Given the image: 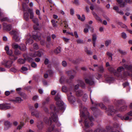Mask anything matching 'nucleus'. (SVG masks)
I'll return each mask as SVG.
<instances>
[{"label": "nucleus", "mask_w": 132, "mask_h": 132, "mask_svg": "<svg viewBox=\"0 0 132 132\" xmlns=\"http://www.w3.org/2000/svg\"><path fill=\"white\" fill-rule=\"evenodd\" d=\"M22 71H27L28 70L27 68L24 67H23L21 68Z\"/></svg>", "instance_id": "54"}, {"label": "nucleus", "mask_w": 132, "mask_h": 132, "mask_svg": "<svg viewBox=\"0 0 132 132\" xmlns=\"http://www.w3.org/2000/svg\"><path fill=\"white\" fill-rule=\"evenodd\" d=\"M80 116L81 120L79 121L80 122L82 121L85 119L84 125L85 127L87 128L90 126L93 125L92 121L94 120V119L92 117H89V113L87 111V109L82 105H80Z\"/></svg>", "instance_id": "2"}, {"label": "nucleus", "mask_w": 132, "mask_h": 132, "mask_svg": "<svg viewBox=\"0 0 132 132\" xmlns=\"http://www.w3.org/2000/svg\"><path fill=\"white\" fill-rule=\"evenodd\" d=\"M23 100L19 97H16L15 99H12L10 100V101L14 103H20L23 101Z\"/></svg>", "instance_id": "10"}, {"label": "nucleus", "mask_w": 132, "mask_h": 132, "mask_svg": "<svg viewBox=\"0 0 132 132\" xmlns=\"http://www.w3.org/2000/svg\"><path fill=\"white\" fill-rule=\"evenodd\" d=\"M22 6L24 11H28L29 13L30 14V19H32L35 17L34 16V14L32 10L29 9V7L27 6L26 4L24 3L23 4Z\"/></svg>", "instance_id": "3"}, {"label": "nucleus", "mask_w": 132, "mask_h": 132, "mask_svg": "<svg viewBox=\"0 0 132 132\" xmlns=\"http://www.w3.org/2000/svg\"><path fill=\"white\" fill-rule=\"evenodd\" d=\"M76 73V72L74 70L67 71L66 72V73L69 76H70V80L73 79L74 77V76L72 74H75Z\"/></svg>", "instance_id": "7"}, {"label": "nucleus", "mask_w": 132, "mask_h": 132, "mask_svg": "<svg viewBox=\"0 0 132 132\" xmlns=\"http://www.w3.org/2000/svg\"><path fill=\"white\" fill-rule=\"evenodd\" d=\"M113 9L115 11H119V9L118 7L117 6H114L113 7Z\"/></svg>", "instance_id": "55"}, {"label": "nucleus", "mask_w": 132, "mask_h": 132, "mask_svg": "<svg viewBox=\"0 0 132 132\" xmlns=\"http://www.w3.org/2000/svg\"><path fill=\"white\" fill-rule=\"evenodd\" d=\"M93 14L94 16V17L97 20L101 22H102V20L101 19L100 17L98 16L97 14H96L94 12H93Z\"/></svg>", "instance_id": "19"}, {"label": "nucleus", "mask_w": 132, "mask_h": 132, "mask_svg": "<svg viewBox=\"0 0 132 132\" xmlns=\"http://www.w3.org/2000/svg\"><path fill=\"white\" fill-rule=\"evenodd\" d=\"M62 91L64 92H66L68 90L67 88L65 86H63L62 87Z\"/></svg>", "instance_id": "42"}, {"label": "nucleus", "mask_w": 132, "mask_h": 132, "mask_svg": "<svg viewBox=\"0 0 132 132\" xmlns=\"http://www.w3.org/2000/svg\"><path fill=\"white\" fill-rule=\"evenodd\" d=\"M37 127L39 129H41L43 127V124L42 123L40 122L38 123L37 125Z\"/></svg>", "instance_id": "35"}, {"label": "nucleus", "mask_w": 132, "mask_h": 132, "mask_svg": "<svg viewBox=\"0 0 132 132\" xmlns=\"http://www.w3.org/2000/svg\"><path fill=\"white\" fill-rule=\"evenodd\" d=\"M51 22L53 27H56L57 26V24L54 20H52L51 21Z\"/></svg>", "instance_id": "40"}, {"label": "nucleus", "mask_w": 132, "mask_h": 132, "mask_svg": "<svg viewBox=\"0 0 132 132\" xmlns=\"http://www.w3.org/2000/svg\"><path fill=\"white\" fill-rule=\"evenodd\" d=\"M12 47L14 49L18 48V47L19 48V46L18 44H13L12 45Z\"/></svg>", "instance_id": "44"}, {"label": "nucleus", "mask_w": 132, "mask_h": 132, "mask_svg": "<svg viewBox=\"0 0 132 132\" xmlns=\"http://www.w3.org/2000/svg\"><path fill=\"white\" fill-rule=\"evenodd\" d=\"M117 116L119 117H121V118L122 120H123L124 119L125 120H130L128 116H126L125 118V117L123 116L121 117L120 115L118 114Z\"/></svg>", "instance_id": "31"}, {"label": "nucleus", "mask_w": 132, "mask_h": 132, "mask_svg": "<svg viewBox=\"0 0 132 132\" xmlns=\"http://www.w3.org/2000/svg\"><path fill=\"white\" fill-rule=\"evenodd\" d=\"M4 63L2 62V64L4 65L6 67L9 68L11 67L12 65L13 62L11 60L8 61H4Z\"/></svg>", "instance_id": "8"}, {"label": "nucleus", "mask_w": 132, "mask_h": 132, "mask_svg": "<svg viewBox=\"0 0 132 132\" xmlns=\"http://www.w3.org/2000/svg\"><path fill=\"white\" fill-rule=\"evenodd\" d=\"M67 96L69 101L70 102L73 103L75 101V98L74 96L72 95V93L71 92Z\"/></svg>", "instance_id": "9"}, {"label": "nucleus", "mask_w": 132, "mask_h": 132, "mask_svg": "<svg viewBox=\"0 0 132 132\" xmlns=\"http://www.w3.org/2000/svg\"><path fill=\"white\" fill-rule=\"evenodd\" d=\"M32 20L34 23H36L37 26H38V24L37 23L38 21V19L37 18H36V17H35L33 19H32Z\"/></svg>", "instance_id": "33"}, {"label": "nucleus", "mask_w": 132, "mask_h": 132, "mask_svg": "<svg viewBox=\"0 0 132 132\" xmlns=\"http://www.w3.org/2000/svg\"><path fill=\"white\" fill-rule=\"evenodd\" d=\"M5 129L6 130H7L11 126L12 124L10 122L8 121H5L4 122Z\"/></svg>", "instance_id": "13"}, {"label": "nucleus", "mask_w": 132, "mask_h": 132, "mask_svg": "<svg viewBox=\"0 0 132 132\" xmlns=\"http://www.w3.org/2000/svg\"><path fill=\"white\" fill-rule=\"evenodd\" d=\"M19 49L22 51H24L26 50V47L24 45L22 44L21 46H19Z\"/></svg>", "instance_id": "30"}, {"label": "nucleus", "mask_w": 132, "mask_h": 132, "mask_svg": "<svg viewBox=\"0 0 132 132\" xmlns=\"http://www.w3.org/2000/svg\"><path fill=\"white\" fill-rule=\"evenodd\" d=\"M33 47L36 50L38 49L39 48L38 46L36 43L34 44Z\"/></svg>", "instance_id": "47"}, {"label": "nucleus", "mask_w": 132, "mask_h": 132, "mask_svg": "<svg viewBox=\"0 0 132 132\" xmlns=\"http://www.w3.org/2000/svg\"><path fill=\"white\" fill-rule=\"evenodd\" d=\"M4 27L5 29L8 31H10L12 28V26L11 25L9 24L8 25H5L4 24H3Z\"/></svg>", "instance_id": "21"}, {"label": "nucleus", "mask_w": 132, "mask_h": 132, "mask_svg": "<svg viewBox=\"0 0 132 132\" xmlns=\"http://www.w3.org/2000/svg\"><path fill=\"white\" fill-rule=\"evenodd\" d=\"M62 65L64 67H66L67 66V63L65 61H63L62 62Z\"/></svg>", "instance_id": "43"}, {"label": "nucleus", "mask_w": 132, "mask_h": 132, "mask_svg": "<svg viewBox=\"0 0 132 132\" xmlns=\"http://www.w3.org/2000/svg\"><path fill=\"white\" fill-rule=\"evenodd\" d=\"M11 106L10 104L7 103L0 104V109L3 110H5L10 109Z\"/></svg>", "instance_id": "6"}, {"label": "nucleus", "mask_w": 132, "mask_h": 132, "mask_svg": "<svg viewBox=\"0 0 132 132\" xmlns=\"http://www.w3.org/2000/svg\"><path fill=\"white\" fill-rule=\"evenodd\" d=\"M121 36L124 39L126 38L127 37L126 34L124 32H123L121 33Z\"/></svg>", "instance_id": "46"}, {"label": "nucleus", "mask_w": 132, "mask_h": 132, "mask_svg": "<svg viewBox=\"0 0 132 132\" xmlns=\"http://www.w3.org/2000/svg\"><path fill=\"white\" fill-rule=\"evenodd\" d=\"M78 19L82 21H84L85 19V17L84 15H82L81 17L80 15L79 14L77 15Z\"/></svg>", "instance_id": "23"}, {"label": "nucleus", "mask_w": 132, "mask_h": 132, "mask_svg": "<svg viewBox=\"0 0 132 132\" xmlns=\"http://www.w3.org/2000/svg\"><path fill=\"white\" fill-rule=\"evenodd\" d=\"M127 115L130 116H132V111H130L127 113Z\"/></svg>", "instance_id": "64"}, {"label": "nucleus", "mask_w": 132, "mask_h": 132, "mask_svg": "<svg viewBox=\"0 0 132 132\" xmlns=\"http://www.w3.org/2000/svg\"><path fill=\"white\" fill-rule=\"evenodd\" d=\"M8 20V18L7 17H4L2 18L1 19V21H5L7 20Z\"/></svg>", "instance_id": "51"}, {"label": "nucleus", "mask_w": 132, "mask_h": 132, "mask_svg": "<svg viewBox=\"0 0 132 132\" xmlns=\"http://www.w3.org/2000/svg\"><path fill=\"white\" fill-rule=\"evenodd\" d=\"M11 34L14 35L13 37V39L16 41H19L20 40V37L18 36V32L17 31L13 30L11 32Z\"/></svg>", "instance_id": "5"}, {"label": "nucleus", "mask_w": 132, "mask_h": 132, "mask_svg": "<svg viewBox=\"0 0 132 132\" xmlns=\"http://www.w3.org/2000/svg\"><path fill=\"white\" fill-rule=\"evenodd\" d=\"M117 2L119 6L121 7H123L125 6V2L123 1V0H117Z\"/></svg>", "instance_id": "16"}, {"label": "nucleus", "mask_w": 132, "mask_h": 132, "mask_svg": "<svg viewBox=\"0 0 132 132\" xmlns=\"http://www.w3.org/2000/svg\"><path fill=\"white\" fill-rule=\"evenodd\" d=\"M96 35L95 34H94L93 35V41H95L96 39Z\"/></svg>", "instance_id": "49"}, {"label": "nucleus", "mask_w": 132, "mask_h": 132, "mask_svg": "<svg viewBox=\"0 0 132 132\" xmlns=\"http://www.w3.org/2000/svg\"><path fill=\"white\" fill-rule=\"evenodd\" d=\"M108 69L110 71L114 73V75L117 76H118V75L116 73V71L114 70L112 67H110L108 68Z\"/></svg>", "instance_id": "20"}, {"label": "nucleus", "mask_w": 132, "mask_h": 132, "mask_svg": "<svg viewBox=\"0 0 132 132\" xmlns=\"http://www.w3.org/2000/svg\"><path fill=\"white\" fill-rule=\"evenodd\" d=\"M85 80L86 82L90 85H93L94 84V81L92 78L90 77L89 79L85 78Z\"/></svg>", "instance_id": "11"}, {"label": "nucleus", "mask_w": 132, "mask_h": 132, "mask_svg": "<svg viewBox=\"0 0 132 132\" xmlns=\"http://www.w3.org/2000/svg\"><path fill=\"white\" fill-rule=\"evenodd\" d=\"M6 53L8 55L11 56L12 54V51L11 50H9L7 52H6Z\"/></svg>", "instance_id": "41"}, {"label": "nucleus", "mask_w": 132, "mask_h": 132, "mask_svg": "<svg viewBox=\"0 0 132 132\" xmlns=\"http://www.w3.org/2000/svg\"><path fill=\"white\" fill-rule=\"evenodd\" d=\"M12 57H11V59L12 60H16L17 59V57L14 56H13L12 55L11 56Z\"/></svg>", "instance_id": "56"}, {"label": "nucleus", "mask_w": 132, "mask_h": 132, "mask_svg": "<svg viewBox=\"0 0 132 132\" xmlns=\"http://www.w3.org/2000/svg\"><path fill=\"white\" fill-rule=\"evenodd\" d=\"M124 67L126 68L127 70H130L131 72H132V64L128 65L126 64H122Z\"/></svg>", "instance_id": "18"}, {"label": "nucleus", "mask_w": 132, "mask_h": 132, "mask_svg": "<svg viewBox=\"0 0 132 132\" xmlns=\"http://www.w3.org/2000/svg\"><path fill=\"white\" fill-rule=\"evenodd\" d=\"M24 123L23 122H21L20 124L17 127V129L20 130L21 129L22 127L24 125Z\"/></svg>", "instance_id": "26"}, {"label": "nucleus", "mask_w": 132, "mask_h": 132, "mask_svg": "<svg viewBox=\"0 0 132 132\" xmlns=\"http://www.w3.org/2000/svg\"><path fill=\"white\" fill-rule=\"evenodd\" d=\"M56 93V91L55 90H53L51 92V94L52 95H55Z\"/></svg>", "instance_id": "58"}, {"label": "nucleus", "mask_w": 132, "mask_h": 132, "mask_svg": "<svg viewBox=\"0 0 132 132\" xmlns=\"http://www.w3.org/2000/svg\"><path fill=\"white\" fill-rule=\"evenodd\" d=\"M79 84L82 88H84L85 87V83L82 80H80L79 81Z\"/></svg>", "instance_id": "32"}, {"label": "nucleus", "mask_w": 132, "mask_h": 132, "mask_svg": "<svg viewBox=\"0 0 132 132\" xmlns=\"http://www.w3.org/2000/svg\"><path fill=\"white\" fill-rule=\"evenodd\" d=\"M24 19L26 21L29 20V15L28 13L26 12L24 13Z\"/></svg>", "instance_id": "27"}, {"label": "nucleus", "mask_w": 132, "mask_h": 132, "mask_svg": "<svg viewBox=\"0 0 132 132\" xmlns=\"http://www.w3.org/2000/svg\"><path fill=\"white\" fill-rule=\"evenodd\" d=\"M99 69L98 71L101 73H103L104 71V69L103 66L101 65L99 66L98 67Z\"/></svg>", "instance_id": "28"}, {"label": "nucleus", "mask_w": 132, "mask_h": 132, "mask_svg": "<svg viewBox=\"0 0 132 132\" xmlns=\"http://www.w3.org/2000/svg\"><path fill=\"white\" fill-rule=\"evenodd\" d=\"M32 116H35L36 117H38L39 116V113L36 110L31 113Z\"/></svg>", "instance_id": "22"}, {"label": "nucleus", "mask_w": 132, "mask_h": 132, "mask_svg": "<svg viewBox=\"0 0 132 132\" xmlns=\"http://www.w3.org/2000/svg\"><path fill=\"white\" fill-rule=\"evenodd\" d=\"M54 99L56 101V107L52 105L50 107V120H52L57 122L58 120L57 113L60 112H64L65 107L59 93L57 94Z\"/></svg>", "instance_id": "1"}, {"label": "nucleus", "mask_w": 132, "mask_h": 132, "mask_svg": "<svg viewBox=\"0 0 132 132\" xmlns=\"http://www.w3.org/2000/svg\"><path fill=\"white\" fill-rule=\"evenodd\" d=\"M83 94V92L81 90H79L76 92V95L78 96H81Z\"/></svg>", "instance_id": "24"}, {"label": "nucleus", "mask_w": 132, "mask_h": 132, "mask_svg": "<svg viewBox=\"0 0 132 132\" xmlns=\"http://www.w3.org/2000/svg\"><path fill=\"white\" fill-rule=\"evenodd\" d=\"M39 33L37 32V33L36 35H34L33 36V38L30 36H28L27 38V41H32L33 40H40L41 39L40 37L38 35H39Z\"/></svg>", "instance_id": "4"}, {"label": "nucleus", "mask_w": 132, "mask_h": 132, "mask_svg": "<svg viewBox=\"0 0 132 132\" xmlns=\"http://www.w3.org/2000/svg\"><path fill=\"white\" fill-rule=\"evenodd\" d=\"M87 94H84V96L83 97V100L85 102L86 101V100L87 99Z\"/></svg>", "instance_id": "45"}, {"label": "nucleus", "mask_w": 132, "mask_h": 132, "mask_svg": "<svg viewBox=\"0 0 132 132\" xmlns=\"http://www.w3.org/2000/svg\"><path fill=\"white\" fill-rule=\"evenodd\" d=\"M49 101V97H47L46 98V101L45 102H44L43 103V104H46L47 103H48Z\"/></svg>", "instance_id": "48"}, {"label": "nucleus", "mask_w": 132, "mask_h": 132, "mask_svg": "<svg viewBox=\"0 0 132 132\" xmlns=\"http://www.w3.org/2000/svg\"><path fill=\"white\" fill-rule=\"evenodd\" d=\"M13 124L15 126H16L18 125V122L16 121H14L13 122Z\"/></svg>", "instance_id": "60"}, {"label": "nucleus", "mask_w": 132, "mask_h": 132, "mask_svg": "<svg viewBox=\"0 0 132 132\" xmlns=\"http://www.w3.org/2000/svg\"><path fill=\"white\" fill-rule=\"evenodd\" d=\"M44 121H45V122H46V123H48L49 121V119H47V118H45L44 119Z\"/></svg>", "instance_id": "61"}, {"label": "nucleus", "mask_w": 132, "mask_h": 132, "mask_svg": "<svg viewBox=\"0 0 132 132\" xmlns=\"http://www.w3.org/2000/svg\"><path fill=\"white\" fill-rule=\"evenodd\" d=\"M15 53L16 55H18L20 54H21V53L19 51H16L15 52Z\"/></svg>", "instance_id": "62"}, {"label": "nucleus", "mask_w": 132, "mask_h": 132, "mask_svg": "<svg viewBox=\"0 0 132 132\" xmlns=\"http://www.w3.org/2000/svg\"><path fill=\"white\" fill-rule=\"evenodd\" d=\"M23 57H24L25 60H27L28 61L31 62L33 60L32 58L29 57L27 54L26 53L24 54Z\"/></svg>", "instance_id": "15"}, {"label": "nucleus", "mask_w": 132, "mask_h": 132, "mask_svg": "<svg viewBox=\"0 0 132 132\" xmlns=\"http://www.w3.org/2000/svg\"><path fill=\"white\" fill-rule=\"evenodd\" d=\"M42 53L40 51H38L35 52V54H31L30 53L29 55L30 56L32 57H36V56L41 57Z\"/></svg>", "instance_id": "14"}, {"label": "nucleus", "mask_w": 132, "mask_h": 132, "mask_svg": "<svg viewBox=\"0 0 132 132\" xmlns=\"http://www.w3.org/2000/svg\"><path fill=\"white\" fill-rule=\"evenodd\" d=\"M49 62L48 59H46L44 61V63L46 65Z\"/></svg>", "instance_id": "53"}, {"label": "nucleus", "mask_w": 132, "mask_h": 132, "mask_svg": "<svg viewBox=\"0 0 132 132\" xmlns=\"http://www.w3.org/2000/svg\"><path fill=\"white\" fill-rule=\"evenodd\" d=\"M61 52V48L60 47H58L54 50V52L56 54H57L60 53Z\"/></svg>", "instance_id": "25"}, {"label": "nucleus", "mask_w": 132, "mask_h": 132, "mask_svg": "<svg viewBox=\"0 0 132 132\" xmlns=\"http://www.w3.org/2000/svg\"><path fill=\"white\" fill-rule=\"evenodd\" d=\"M96 106H99L102 109H106V108L105 106V105L102 103H101L100 104H96Z\"/></svg>", "instance_id": "29"}, {"label": "nucleus", "mask_w": 132, "mask_h": 132, "mask_svg": "<svg viewBox=\"0 0 132 132\" xmlns=\"http://www.w3.org/2000/svg\"><path fill=\"white\" fill-rule=\"evenodd\" d=\"M85 51L89 55H90L92 54V52L90 50H88V49L87 48H85Z\"/></svg>", "instance_id": "39"}, {"label": "nucleus", "mask_w": 132, "mask_h": 132, "mask_svg": "<svg viewBox=\"0 0 132 132\" xmlns=\"http://www.w3.org/2000/svg\"><path fill=\"white\" fill-rule=\"evenodd\" d=\"M20 95L22 96L24 99H26L27 98V95L24 93H22L20 94Z\"/></svg>", "instance_id": "37"}, {"label": "nucleus", "mask_w": 132, "mask_h": 132, "mask_svg": "<svg viewBox=\"0 0 132 132\" xmlns=\"http://www.w3.org/2000/svg\"><path fill=\"white\" fill-rule=\"evenodd\" d=\"M124 69L123 67L122 66L120 67L117 69V72L116 71V73L118 75L117 76L118 77H122L121 76V75H120V73L121 71H124Z\"/></svg>", "instance_id": "12"}, {"label": "nucleus", "mask_w": 132, "mask_h": 132, "mask_svg": "<svg viewBox=\"0 0 132 132\" xmlns=\"http://www.w3.org/2000/svg\"><path fill=\"white\" fill-rule=\"evenodd\" d=\"M127 107L126 106H124L121 107L119 109L120 111H124L126 110Z\"/></svg>", "instance_id": "38"}, {"label": "nucleus", "mask_w": 132, "mask_h": 132, "mask_svg": "<svg viewBox=\"0 0 132 132\" xmlns=\"http://www.w3.org/2000/svg\"><path fill=\"white\" fill-rule=\"evenodd\" d=\"M70 13L71 15H72L74 14V10L73 9H71L70 10Z\"/></svg>", "instance_id": "57"}, {"label": "nucleus", "mask_w": 132, "mask_h": 132, "mask_svg": "<svg viewBox=\"0 0 132 132\" xmlns=\"http://www.w3.org/2000/svg\"><path fill=\"white\" fill-rule=\"evenodd\" d=\"M123 87H125L129 85V83L127 82H125L123 84Z\"/></svg>", "instance_id": "59"}, {"label": "nucleus", "mask_w": 132, "mask_h": 132, "mask_svg": "<svg viewBox=\"0 0 132 132\" xmlns=\"http://www.w3.org/2000/svg\"><path fill=\"white\" fill-rule=\"evenodd\" d=\"M38 98V96L36 95L33 97L32 99L34 100L35 101Z\"/></svg>", "instance_id": "63"}, {"label": "nucleus", "mask_w": 132, "mask_h": 132, "mask_svg": "<svg viewBox=\"0 0 132 132\" xmlns=\"http://www.w3.org/2000/svg\"><path fill=\"white\" fill-rule=\"evenodd\" d=\"M31 65L32 67L34 68L36 67L37 66L36 63L34 62H33L31 63Z\"/></svg>", "instance_id": "50"}, {"label": "nucleus", "mask_w": 132, "mask_h": 132, "mask_svg": "<svg viewBox=\"0 0 132 132\" xmlns=\"http://www.w3.org/2000/svg\"><path fill=\"white\" fill-rule=\"evenodd\" d=\"M107 55L109 56V58L111 60H112V54L109 52H108L107 53Z\"/></svg>", "instance_id": "36"}, {"label": "nucleus", "mask_w": 132, "mask_h": 132, "mask_svg": "<svg viewBox=\"0 0 132 132\" xmlns=\"http://www.w3.org/2000/svg\"><path fill=\"white\" fill-rule=\"evenodd\" d=\"M18 62L20 64H23L25 62V60L21 59H20L18 60Z\"/></svg>", "instance_id": "34"}, {"label": "nucleus", "mask_w": 132, "mask_h": 132, "mask_svg": "<svg viewBox=\"0 0 132 132\" xmlns=\"http://www.w3.org/2000/svg\"><path fill=\"white\" fill-rule=\"evenodd\" d=\"M115 111V110L113 109V106H111L109 108V109L108 112L110 113H109L108 115H112L113 114Z\"/></svg>", "instance_id": "17"}, {"label": "nucleus", "mask_w": 132, "mask_h": 132, "mask_svg": "<svg viewBox=\"0 0 132 132\" xmlns=\"http://www.w3.org/2000/svg\"><path fill=\"white\" fill-rule=\"evenodd\" d=\"M130 74L129 73L125 72L123 73V76L124 77H126L127 76H130Z\"/></svg>", "instance_id": "52"}]
</instances>
